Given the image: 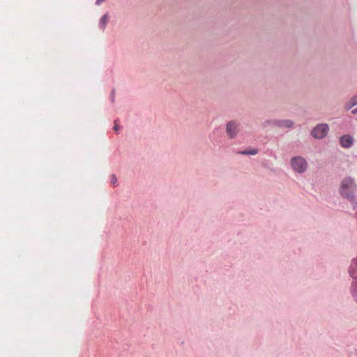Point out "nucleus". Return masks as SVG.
I'll return each mask as SVG.
<instances>
[{"mask_svg": "<svg viewBox=\"0 0 357 357\" xmlns=\"http://www.w3.org/2000/svg\"><path fill=\"white\" fill-rule=\"evenodd\" d=\"M356 189L354 181L351 178H345L341 182L340 192L342 196L352 202L354 199V193Z\"/></svg>", "mask_w": 357, "mask_h": 357, "instance_id": "f257e3e1", "label": "nucleus"}, {"mask_svg": "<svg viewBox=\"0 0 357 357\" xmlns=\"http://www.w3.org/2000/svg\"><path fill=\"white\" fill-rule=\"evenodd\" d=\"M292 168L297 172L302 173L305 171L307 168V162L302 157H294L291 160Z\"/></svg>", "mask_w": 357, "mask_h": 357, "instance_id": "f03ea898", "label": "nucleus"}, {"mask_svg": "<svg viewBox=\"0 0 357 357\" xmlns=\"http://www.w3.org/2000/svg\"><path fill=\"white\" fill-rule=\"evenodd\" d=\"M328 132V126L327 124H320L317 126L312 131V135L314 138L321 139L324 137Z\"/></svg>", "mask_w": 357, "mask_h": 357, "instance_id": "7ed1b4c3", "label": "nucleus"}, {"mask_svg": "<svg viewBox=\"0 0 357 357\" xmlns=\"http://www.w3.org/2000/svg\"><path fill=\"white\" fill-rule=\"evenodd\" d=\"M226 131L228 135L230 137H234L236 136L238 131V126L234 121H229L227 124Z\"/></svg>", "mask_w": 357, "mask_h": 357, "instance_id": "20e7f679", "label": "nucleus"}, {"mask_svg": "<svg viewBox=\"0 0 357 357\" xmlns=\"http://www.w3.org/2000/svg\"><path fill=\"white\" fill-rule=\"evenodd\" d=\"M340 142L343 148H349L354 142V139L350 135H345L340 137Z\"/></svg>", "mask_w": 357, "mask_h": 357, "instance_id": "39448f33", "label": "nucleus"}, {"mask_svg": "<svg viewBox=\"0 0 357 357\" xmlns=\"http://www.w3.org/2000/svg\"><path fill=\"white\" fill-rule=\"evenodd\" d=\"M351 274L353 278H357V259L354 261L351 267ZM353 296L357 301V286L353 289Z\"/></svg>", "mask_w": 357, "mask_h": 357, "instance_id": "423d86ee", "label": "nucleus"}, {"mask_svg": "<svg viewBox=\"0 0 357 357\" xmlns=\"http://www.w3.org/2000/svg\"><path fill=\"white\" fill-rule=\"evenodd\" d=\"M109 21V17L107 14L104 15L100 21V26L101 28L105 29Z\"/></svg>", "mask_w": 357, "mask_h": 357, "instance_id": "0eeeda50", "label": "nucleus"}, {"mask_svg": "<svg viewBox=\"0 0 357 357\" xmlns=\"http://www.w3.org/2000/svg\"><path fill=\"white\" fill-rule=\"evenodd\" d=\"M356 105H357V96H354L347 104L346 107L347 109H349Z\"/></svg>", "mask_w": 357, "mask_h": 357, "instance_id": "6e6552de", "label": "nucleus"}, {"mask_svg": "<svg viewBox=\"0 0 357 357\" xmlns=\"http://www.w3.org/2000/svg\"><path fill=\"white\" fill-rule=\"evenodd\" d=\"M257 153V151L256 149H251L249 151H243V154H249V155H255Z\"/></svg>", "mask_w": 357, "mask_h": 357, "instance_id": "1a4fd4ad", "label": "nucleus"}, {"mask_svg": "<svg viewBox=\"0 0 357 357\" xmlns=\"http://www.w3.org/2000/svg\"><path fill=\"white\" fill-rule=\"evenodd\" d=\"M111 183L114 185L117 183V178L115 175L111 176Z\"/></svg>", "mask_w": 357, "mask_h": 357, "instance_id": "9d476101", "label": "nucleus"}, {"mask_svg": "<svg viewBox=\"0 0 357 357\" xmlns=\"http://www.w3.org/2000/svg\"><path fill=\"white\" fill-rule=\"evenodd\" d=\"M284 126L287 127H291L292 126V122L290 121H286L284 122Z\"/></svg>", "mask_w": 357, "mask_h": 357, "instance_id": "9b49d317", "label": "nucleus"}, {"mask_svg": "<svg viewBox=\"0 0 357 357\" xmlns=\"http://www.w3.org/2000/svg\"><path fill=\"white\" fill-rule=\"evenodd\" d=\"M114 130L115 131H118V130H119V126H118V124H117L116 121H115V124H114Z\"/></svg>", "mask_w": 357, "mask_h": 357, "instance_id": "f8f14e48", "label": "nucleus"}, {"mask_svg": "<svg viewBox=\"0 0 357 357\" xmlns=\"http://www.w3.org/2000/svg\"><path fill=\"white\" fill-rule=\"evenodd\" d=\"M105 0H97L96 1V4L98 5H100V3H102L103 1H105Z\"/></svg>", "mask_w": 357, "mask_h": 357, "instance_id": "ddd939ff", "label": "nucleus"}, {"mask_svg": "<svg viewBox=\"0 0 357 357\" xmlns=\"http://www.w3.org/2000/svg\"><path fill=\"white\" fill-rule=\"evenodd\" d=\"M357 112V109L352 110V113L356 114Z\"/></svg>", "mask_w": 357, "mask_h": 357, "instance_id": "4468645a", "label": "nucleus"}]
</instances>
